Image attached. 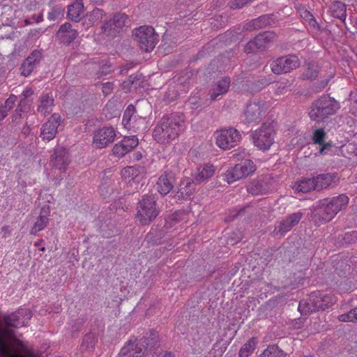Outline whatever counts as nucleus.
<instances>
[{
    "instance_id": "obj_24",
    "label": "nucleus",
    "mask_w": 357,
    "mask_h": 357,
    "mask_svg": "<svg viewBox=\"0 0 357 357\" xmlns=\"http://www.w3.org/2000/svg\"><path fill=\"white\" fill-rule=\"evenodd\" d=\"M69 155L68 151L63 147H57L54 150V154L51 156L50 163L52 165L60 170L64 172L69 164Z\"/></svg>"
},
{
    "instance_id": "obj_3",
    "label": "nucleus",
    "mask_w": 357,
    "mask_h": 357,
    "mask_svg": "<svg viewBox=\"0 0 357 357\" xmlns=\"http://www.w3.org/2000/svg\"><path fill=\"white\" fill-rule=\"evenodd\" d=\"M340 109V105L335 98L322 96L312 102L309 116L311 120L321 122L334 115Z\"/></svg>"
},
{
    "instance_id": "obj_34",
    "label": "nucleus",
    "mask_w": 357,
    "mask_h": 357,
    "mask_svg": "<svg viewBox=\"0 0 357 357\" xmlns=\"http://www.w3.org/2000/svg\"><path fill=\"white\" fill-rule=\"evenodd\" d=\"M330 10L331 15L337 19L344 21L347 17V6L346 4L342 1L333 2L331 7Z\"/></svg>"
},
{
    "instance_id": "obj_14",
    "label": "nucleus",
    "mask_w": 357,
    "mask_h": 357,
    "mask_svg": "<svg viewBox=\"0 0 357 357\" xmlns=\"http://www.w3.org/2000/svg\"><path fill=\"white\" fill-rule=\"evenodd\" d=\"M309 220L316 225L320 226L329 221L334 217L323 201L319 204L311 209L310 214H308Z\"/></svg>"
},
{
    "instance_id": "obj_52",
    "label": "nucleus",
    "mask_w": 357,
    "mask_h": 357,
    "mask_svg": "<svg viewBox=\"0 0 357 357\" xmlns=\"http://www.w3.org/2000/svg\"><path fill=\"white\" fill-rule=\"evenodd\" d=\"M300 16L304 20L307 24L310 20H312L314 17V15L307 9L302 8L299 10Z\"/></svg>"
},
{
    "instance_id": "obj_64",
    "label": "nucleus",
    "mask_w": 357,
    "mask_h": 357,
    "mask_svg": "<svg viewBox=\"0 0 357 357\" xmlns=\"http://www.w3.org/2000/svg\"><path fill=\"white\" fill-rule=\"evenodd\" d=\"M157 357H173V356L171 352L163 351V352L160 353L157 356Z\"/></svg>"
},
{
    "instance_id": "obj_27",
    "label": "nucleus",
    "mask_w": 357,
    "mask_h": 357,
    "mask_svg": "<svg viewBox=\"0 0 357 357\" xmlns=\"http://www.w3.org/2000/svg\"><path fill=\"white\" fill-rule=\"evenodd\" d=\"M231 80L229 77H225L218 80L211 89L209 95L211 100H215L220 96L225 94L230 86Z\"/></svg>"
},
{
    "instance_id": "obj_17",
    "label": "nucleus",
    "mask_w": 357,
    "mask_h": 357,
    "mask_svg": "<svg viewBox=\"0 0 357 357\" xmlns=\"http://www.w3.org/2000/svg\"><path fill=\"white\" fill-rule=\"evenodd\" d=\"M215 172V167L212 165H204L197 168V172L192 174V178H185L182 180V185L185 184V186L195 183V185L199 184L205 180L211 178Z\"/></svg>"
},
{
    "instance_id": "obj_49",
    "label": "nucleus",
    "mask_w": 357,
    "mask_h": 357,
    "mask_svg": "<svg viewBox=\"0 0 357 357\" xmlns=\"http://www.w3.org/2000/svg\"><path fill=\"white\" fill-rule=\"evenodd\" d=\"M291 84L289 80L278 82L276 84V93L278 94L284 93L287 91L290 90Z\"/></svg>"
},
{
    "instance_id": "obj_28",
    "label": "nucleus",
    "mask_w": 357,
    "mask_h": 357,
    "mask_svg": "<svg viewBox=\"0 0 357 357\" xmlns=\"http://www.w3.org/2000/svg\"><path fill=\"white\" fill-rule=\"evenodd\" d=\"M105 12L100 8H96L93 10L88 12L82 19V25L85 29L91 27L98 24L102 20Z\"/></svg>"
},
{
    "instance_id": "obj_48",
    "label": "nucleus",
    "mask_w": 357,
    "mask_h": 357,
    "mask_svg": "<svg viewBox=\"0 0 357 357\" xmlns=\"http://www.w3.org/2000/svg\"><path fill=\"white\" fill-rule=\"evenodd\" d=\"M22 101L20 102L17 107L15 109L14 113L11 116V123L13 126H15L17 125H19L20 123V119L22 116Z\"/></svg>"
},
{
    "instance_id": "obj_20",
    "label": "nucleus",
    "mask_w": 357,
    "mask_h": 357,
    "mask_svg": "<svg viewBox=\"0 0 357 357\" xmlns=\"http://www.w3.org/2000/svg\"><path fill=\"white\" fill-rule=\"evenodd\" d=\"M116 133L111 127H104L97 130L93 136V143L97 148L102 149L112 143L115 138Z\"/></svg>"
},
{
    "instance_id": "obj_7",
    "label": "nucleus",
    "mask_w": 357,
    "mask_h": 357,
    "mask_svg": "<svg viewBox=\"0 0 357 357\" xmlns=\"http://www.w3.org/2000/svg\"><path fill=\"white\" fill-rule=\"evenodd\" d=\"M275 135V130L273 123H264L252 132V138L255 146L260 150L266 151L274 143Z\"/></svg>"
},
{
    "instance_id": "obj_35",
    "label": "nucleus",
    "mask_w": 357,
    "mask_h": 357,
    "mask_svg": "<svg viewBox=\"0 0 357 357\" xmlns=\"http://www.w3.org/2000/svg\"><path fill=\"white\" fill-rule=\"evenodd\" d=\"M296 190L301 192H308L311 190H315V183L314 177L303 178L295 184Z\"/></svg>"
},
{
    "instance_id": "obj_63",
    "label": "nucleus",
    "mask_w": 357,
    "mask_h": 357,
    "mask_svg": "<svg viewBox=\"0 0 357 357\" xmlns=\"http://www.w3.org/2000/svg\"><path fill=\"white\" fill-rule=\"evenodd\" d=\"M349 112L357 116V103L350 105Z\"/></svg>"
},
{
    "instance_id": "obj_38",
    "label": "nucleus",
    "mask_w": 357,
    "mask_h": 357,
    "mask_svg": "<svg viewBox=\"0 0 357 357\" xmlns=\"http://www.w3.org/2000/svg\"><path fill=\"white\" fill-rule=\"evenodd\" d=\"M16 96H10L4 102L3 105L0 106V126L2 121L8 116V112L14 107Z\"/></svg>"
},
{
    "instance_id": "obj_2",
    "label": "nucleus",
    "mask_w": 357,
    "mask_h": 357,
    "mask_svg": "<svg viewBox=\"0 0 357 357\" xmlns=\"http://www.w3.org/2000/svg\"><path fill=\"white\" fill-rule=\"evenodd\" d=\"M158 342V333L154 331H150L146 337L135 340L134 342L132 340L128 342L121 349L119 356L120 357H142L148 351V349H154Z\"/></svg>"
},
{
    "instance_id": "obj_21",
    "label": "nucleus",
    "mask_w": 357,
    "mask_h": 357,
    "mask_svg": "<svg viewBox=\"0 0 357 357\" xmlns=\"http://www.w3.org/2000/svg\"><path fill=\"white\" fill-rule=\"evenodd\" d=\"M314 179L315 190L321 191L337 185L340 178L336 173H326L318 174Z\"/></svg>"
},
{
    "instance_id": "obj_50",
    "label": "nucleus",
    "mask_w": 357,
    "mask_h": 357,
    "mask_svg": "<svg viewBox=\"0 0 357 357\" xmlns=\"http://www.w3.org/2000/svg\"><path fill=\"white\" fill-rule=\"evenodd\" d=\"M243 238V234L241 231H234L231 236L228 238L227 243L231 245H235L238 242H240Z\"/></svg>"
},
{
    "instance_id": "obj_57",
    "label": "nucleus",
    "mask_w": 357,
    "mask_h": 357,
    "mask_svg": "<svg viewBox=\"0 0 357 357\" xmlns=\"http://www.w3.org/2000/svg\"><path fill=\"white\" fill-rule=\"evenodd\" d=\"M142 78V74L136 73L129 76L128 80L130 82L131 85L137 84V82Z\"/></svg>"
},
{
    "instance_id": "obj_8",
    "label": "nucleus",
    "mask_w": 357,
    "mask_h": 357,
    "mask_svg": "<svg viewBox=\"0 0 357 357\" xmlns=\"http://www.w3.org/2000/svg\"><path fill=\"white\" fill-rule=\"evenodd\" d=\"M301 61L297 55L291 54L280 56L271 63V71L275 75L288 73L299 68Z\"/></svg>"
},
{
    "instance_id": "obj_1",
    "label": "nucleus",
    "mask_w": 357,
    "mask_h": 357,
    "mask_svg": "<svg viewBox=\"0 0 357 357\" xmlns=\"http://www.w3.org/2000/svg\"><path fill=\"white\" fill-rule=\"evenodd\" d=\"M183 126V119L178 114L163 116L153 132L154 139L160 144H167L174 139Z\"/></svg>"
},
{
    "instance_id": "obj_56",
    "label": "nucleus",
    "mask_w": 357,
    "mask_h": 357,
    "mask_svg": "<svg viewBox=\"0 0 357 357\" xmlns=\"http://www.w3.org/2000/svg\"><path fill=\"white\" fill-rule=\"evenodd\" d=\"M113 89L114 84L112 82H106L102 84V91L105 96L110 94Z\"/></svg>"
},
{
    "instance_id": "obj_25",
    "label": "nucleus",
    "mask_w": 357,
    "mask_h": 357,
    "mask_svg": "<svg viewBox=\"0 0 357 357\" xmlns=\"http://www.w3.org/2000/svg\"><path fill=\"white\" fill-rule=\"evenodd\" d=\"M25 316L30 319L31 317V312L26 309H20L9 314L4 315L3 321L7 327L18 328L19 326H25L24 322H20V319Z\"/></svg>"
},
{
    "instance_id": "obj_9",
    "label": "nucleus",
    "mask_w": 357,
    "mask_h": 357,
    "mask_svg": "<svg viewBox=\"0 0 357 357\" xmlns=\"http://www.w3.org/2000/svg\"><path fill=\"white\" fill-rule=\"evenodd\" d=\"M128 22V17L126 14H116L112 18L106 20L102 25V33L107 36L114 38L120 33L123 27L126 26Z\"/></svg>"
},
{
    "instance_id": "obj_41",
    "label": "nucleus",
    "mask_w": 357,
    "mask_h": 357,
    "mask_svg": "<svg viewBox=\"0 0 357 357\" xmlns=\"http://www.w3.org/2000/svg\"><path fill=\"white\" fill-rule=\"evenodd\" d=\"M259 357H286V354L276 345L268 347Z\"/></svg>"
},
{
    "instance_id": "obj_37",
    "label": "nucleus",
    "mask_w": 357,
    "mask_h": 357,
    "mask_svg": "<svg viewBox=\"0 0 357 357\" xmlns=\"http://www.w3.org/2000/svg\"><path fill=\"white\" fill-rule=\"evenodd\" d=\"M257 340L255 337H252L248 340L241 348L238 357H248L255 351L257 345Z\"/></svg>"
},
{
    "instance_id": "obj_33",
    "label": "nucleus",
    "mask_w": 357,
    "mask_h": 357,
    "mask_svg": "<svg viewBox=\"0 0 357 357\" xmlns=\"http://www.w3.org/2000/svg\"><path fill=\"white\" fill-rule=\"evenodd\" d=\"M84 11V5L80 1H75L74 3L68 6L67 17L71 21L78 22L79 17Z\"/></svg>"
},
{
    "instance_id": "obj_26",
    "label": "nucleus",
    "mask_w": 357,
    "mask_h": 357,
    "mask_svg": "<svg viewBox=\"0 0 357 357\" xmlns=\"http://www.w3.org/2000/svg\"><path fill=\"white\" fill-rule=\"evenodd\" d=\"M41 58L42 54L40 51H33L21 65V74L26 77L29 75L36 66L39 63Z\"/></svg>"
},
{
    "instance_id": "obj_5",
    "label": "nucleus",
    "mask_w": 357,
    "mask_h": 357,
    "mask_svg": "<svg viewBox=\"0 0 357 357\" xmlns=\"http://www.w3.org/2000/svg\"><path fill=\"white\" fill-rule=\"evenodd\" d=\"M157 197L156 194L146 195L138 202L137 216L142 225H149L158 215Z\"/></svg>"
},
{
    "instance_id": "obj_44",
    "label": "nucleus",
    "mask_w": 357,
    "mask_h": 357,
    "mask_svg": "<svg viewBox=\"0 0 357 357\" xmlns=\"http://www.w3.org/2000/svg\"><path fill=\"white\" fill-rule=\"evenodd\" d=\"M97 341L96 336L93 333H87L84 335L81 344L82 349L87 350L93 349Z\"/></svg>"
},
{
    "instance_id": "obj_13",
    "label": "nucleus",
    "mask_w": 357,
    "mask_h": 357,
    "mask_svg": "<svg viewBox=\"0 0 357 357\" xmlns=\"http://www.w3.org/2000/svg\"><path fill=\"white\" fill-rule=\"evenodd\" d=\"M264 114V103L262 102H249L244 109L243 123L248 125L252 123H257L261 119Z\"/></svg>"
},
{
    "instance_id": "obj_43",
    "label": "nucleus",
    "mask_w": 357,
    "mask_h": 357,
    "mask_svg": "<svg viewBox=\"0 0 357 357\" xmlns=\"http://www.w3.org/2000/svg\"><path fill=\"white\" fill-rule=\"evenodd\" d=\"M135 113V107L132 105H128L123 113L122 119V124L126 128H128V127L133 123L132 119L134 118V114Z\"/></svg>"
},
{
    "instance_id": "obj_40",
    "label": "nucleus",
    "mask_w": 357,
    "mask_h": 357,
    "mask_svg": "<svg viewBox=\"0 0 357 357\" xmlns=\"http://www.w3.org/2000/svg\"><path fill=\"white\" fill-rule=\"evenodd\" d=\"M318 66L314 63H306L305 68L302 74V77L306 79H314L318 75Z\"/></svg>"
},
{
    "instance_id": "obj_32",
    "label": "nucleus",
    "mask_w": 357,
    "mask_h": 357,
    "mask_svg": "<svg viewBox=\"0 0 357 357\" xmlns=\"http://www.w3.org/2000/svg\"><path fill=\"white\" fill-rule=\"evenodd\" d=\"M235 167L242 178L250 176L256 170L255 165L250 159H246L244 161H241L240 163L236 164Z\"/></svg>"
},
{
    "instance_id": "obj_4",
    "label": "nucleus",
    "mask_w": 357,
    "mask_h": 357,
    "mask_svg": "<svg viewBox=\"0 0 357 357\" xmlns=\"http://www.w3.org/2000/svg\"><path fill=\"white\" fill-rule=\"evenodd\" d=\"M335 302V298L331 294L321 291L312 292L306 300L300 301L298 310L302 314L312 313L328 308Z\"/></svg>"
},
{
    "instance_id": "obj_15",
    "label": "nucleus",
    "mask_w": 357,
    "mask_h": 357,
    "mask_svg": "<svg viewBox=\"0 0 357 357\" xmlns=\"http://www.w3.org/2000/svg\"><path fill=\"white\" fill-rule=\"evenodd\" d=\"M303 216L301 211L291 213L286 216L283 220L278 222L275 227L273 233L275 235L280 234L281 236L291 230V229L298 224Z\"/></svg>"
},
{
    "instance_id": "obj_58",
    "label": "nucleus",
    "mask_w": 357,
    "mask_h": 357,
    "mask_svg": "<svg viewBox=\"0 0 357 357\" xmlns=\"http://www.w3.org/2000/svg\"><path fill=\"white\" fill-rule=\"evenodd\" d=\"M134 66L133 63H128L121 66V73H126L128 70Z\"/></svg>"
},
{
    "instance_id": "obj_47",
    "label": "nucleus",
    "mask_w": 357,
    "mask_h": 357,
    "mask_svg": "<svg viewBox=\"0 0 357 357\" xmlns=\"http://www.w3.org/2000/svg\"><path fill=\"white\" fill-rule=\"evenodd\" d=\"M343 243L346 245L354 244L357 242V231L346 232L342 238Z\"/></svg>"
},
{
    "instance_id": "obj_19",
    "label": "nucleus",
    "mask_w": 357,
    "mask_h": 357,
    "mask_svg": "<svg viewBox=\"0 0 357 357\" xmlns=\"http://www.w3.org/2000/svg\"><path fill=\"white\" fill-rule=\"evenodd\" d=\"M175 181V174L172 171H165L156 183L158 192L162 196L167 195L173 190Z\"/></svg>"
},
{
    "instance_id": "obj_55",
    "label": "nucleus",
    "mask_w": 357,
    "mask_h": 357,
    "mask_svg": "<svg viewBox=\"0 0 357 357\" xmlns=\"http://www.w3.org/2000/svg\"><path fill=\"white\" fill-rule=\"evenodd\" d=\"M307 24L312 32L318 33L321 31V26L314 17L312 20H310Z\"/></svg>"
},
{
    "instance_id": "obj_29",
    "label": "nucleus",
    "mask_w": 357,
    "mask_h": 357,
    "mask_svg": "<svg viewBox=\"0 0 357 357\" xmlns=\"http://www.w3.org/2000/svg\"><path fill=\"white\" fill-rule=\"evenodd\" d=\"M326 132L323 128H318L313 131L312 140L314 144L321 146L319 153L326 154L331 149L332 145L325 142Z\"/></svg>"
},
{
    "instance_id": "obj_11",
    "label": "nucleus",
    "mask_w": 357,
    "mask_h": 357,
    "mask_svg": "<svg viewBox=\"0 0 357 357\" xmlns=\"http://www.w3.org/2000/svg\"><path fill=\"white\" fill-rule=\"evenodd\" d=\"M272 179L267 176H260L251 181L247 185V191L252 195H262L272 191Z\"/></svg>"
},
{
    "instance_id": "obj_10",
    "label": "nucleus",
    "mask_w": 357,
    "mask_h": 357,
    "mask_svg": "<svg viewBox=\"0 0 357 357\" xmlns=\"http://www.w3.org/2000/svg\"><path fill=\"white\" fill-rule=\"evenodd\" d=\"M275 37L276 34L273 31L260 33L246 44L245 52L250 54L257 51H264L273 42Z\"/></svg>"
},
{
    "instance_id": "obj_42",
    "label": "nucleus",
    "mask_w": 357,
    "mask_h": 357,
    "mask_svg": "<svg viewBox=\"0 0 357 357\" xmlns=\"http://www.w3.org/2000/svg\"><path fill=\"white\" fill-rule=\"evenodd\" d=\"M223 180L228 184L233 183L234 182L242 179L236 167L228 169L222 175Z\"/></svg>"
},
{
    "instance_id": "obj_22",
    "label": "nucleus",
    "mask_w": 357,
    "mask_h": 357,
    "mask_svg": "<svg viewBox=\"0 0 357 357\" xmlns=\"http://www.w3.org/2000/svg\"><path fill=\"white\" fill-rule=\"evenodd\" d=\"M138 144V139L135 136L125 137L116 144L113 149V154L119 158L124 156Z\"/></svg>"
},
{
    "instance_id": "obj_12",
    "label": "nucleus",
    "mask_w": 357,
    "mask_h": 357,
    "mask_svg": "<svg viewBox=\"0 0 357 357\" xmlns=\"http://www.w3.org/2000/svg\"><path fill=\"white\" fill-rule=\"evenodd\" d=\"M241 135L235 128L221 130L216 138L217 145L222 149H229L240 141Z\"/></svg>"
},
{
    "instance_id": "obj_31",
    "label": "nucleus",
    "mask_w": 357,
    "mask_h": 357,
    "mask_svg": "<svg viewBox=\"0 0 357 357\" xmlns=\"http://www.w3.org/2000/svg\"><path fill=\"white\" fill-rule=\"evenodd\" d=\"M50 210L49 207H43L33 226L31 229V234L36 235L40 231L44 229L49 223Z\"/></svg>"
},
{
    "instance_id": "obj_46",
    "label": "nucleus",
    "mask_w": 357,
    "mask_h": 357,
    "mask_svg": "<svg viewBox=\"0 0 357 357\" xmlns=\"http://www.w3.org/2000/svg\"><path fill=\"white\" fill-rule=\"evenodd\" d=\"M139 173V168L136 167H127L122 170L123 176L130 177L132 180L137 178Z\"/></svg>"
},
{
    "instance_id": "obj_62",
    "label": "nucleus",
    "mask_w": 357,
    "mask_h": 357,
    "mask_svg": "<svg viewBox=\"0 0 357 357\" xmlns=\"http://www.w3.org/2000/svg\"><path fill=\"white\" fill-rule=\"evenodd\" d=\"M33 93V91L31 89H26L23 91L22 95L25 98L30 97Z\"/></svg>"
},
{
    "instance_id": "obj_16",
    "label": "nucleus",
    "mask_w": 357,
    "mask_h": 357,
    "mask_svg": "<svg viewBox=\"0 0 357 357\" xmlns=\"http://www.w3.org/2000/svg\"><path fill=\"white\" fill-rule=\"evenodd\" d=\"M61 123V116L58 114H53L49 120L45 123L40 129V136L43 140L53 139L57 133V129Z\"/></svg>"
},
{
    "instance_id": "obj_54",
    "label": "nucleus",
    "mask_w": 357,
    "mask_h": 357,
    "mask_svg": "<svg viewBox=\"0 0 357 357\" xmlns=\"http://www.w3.org/2000/svg\"><path fill=\"white\" fill-rule=\"evenodd\" d=\"M249 154L245 149L238 150L237 152L233 154V157L237 160L244 161L248 159Z\"/></svg>"
},
{
    "instance_id": "obj_51",
    "label": "nucleus",
    "mask_w": 357,
    "mask_h": 357,
    "mask_svg": "<svg viewBox=\"0 0 357 357\" xmlns=\"http://www.w3.org/2000/svg\"><path fill=\"white\" fill-rule=\"evenodd\" d=\"M13 344L15 345L16 350L13 351L17 353L18 354L21 355L23 357V356L20 353L24 352L26 351V347L25 346V344L23 343L22 341L17 338H14Z\"/></svg>"
},
{
    "instance_id": "obj_53",
    "label": "nucleus",
    "mask_w": 357,
    "mask_h": 357,
    "mask_svg": "<svg viewBox=\"0 0 357 357\" xmlns=\"http://www.w3.org/2000/svg\"><path fill=\"white\" fill-rule=\"evenodd\" d=\"M132 122H133V123L131 124L129 127H128V129H133V130L138 129L139 127V125L141 123H144V120L140 116H139L135 114L134 118L132 119Z\"/></svg>"
},
{
    "instance_id": "obj_6",
    "label": "nucleus",
    "mask_w": 357,
    "mask_h": 357,
    "mask_svg": "<svg viewBox=\"0 0 357 357\" xmlns=\"http://www.w3.org/2000/svg\"><path fill=\"white\" fill-rule=\"evenodd\" d=\"M133 37L140 50L145 52H151L158 42V35L149 26H142L135 29Z\"/></svg>"
},
{
    "instance_id": "obj_45",
    "label": "nucleus",
    "mask_w": 357,
    "mask_h": 357,
    "mask_svg": "<svg viewBox=\"0 0 357 357\" xmlns=\"http://www.w3.org/2000/svg\"><path fill=\"white\" fill-rule=\"evenodd\" d=\"M340 321L357 322V307L351 310L347 313L342 314L338 316Z\"/></svg>"
},
{
    "instance_id": "obj_60",
    "label": "nucleus",
    "mask_w": 357,
    "mask_h": 357,
    "mask_svg": "<svg viewBox=\"0 0 357 357\" xmlns=\"http://www.w3.org/2000/svg\"><path fill=\"white\" fill-rule=\"evenodd\" d=\"M59 13L56 10H52L48 13V19L50 20H54L59 16Z\"/></svg>"
},
{
    "instance_id": "obj_59",
    "label": "nucleus",
    "mask_w": 357,
    "mask_h": 357,
    "mask_svg": "<svg viewBox=\"0 0 357 357\" xmlns=\"http://www.w3.org/2000/svg\"><path fill=\"white\" fill-rule=\"evenodd\" d=\"M349 96L350 105L357 104V92H351Z\"/></svg>"
},
{
    "instance_id": "obj_61",
    "label": "nucleus",
    "mask_w": 357,
    "mask_h": 357,
    "mask_svg": "<svg viewBox=\"0 0 357 357\" xmlns=\"http://www.w3.org/2000/svg\"><path fill=\"white\" fill-rule=\"evenodd\" d=\"M131 86L132 85L129 80L128 79L122 83V89L124 90L126 92L129 91Z\"/></svg>"
},
{
    "instance_id": "obj_18",
    "label": "nucleus",
    "mask_w": 357,
    "mask_h": 357,
    "mask_svg": "<svg viewBox=\"0 0 357 357\" xmlns=\"http://www.w3.org/2000/svg\"><path fill=\"white\" fill-rule=\"evenodd\" d=\"M77 36V29L73 28V24L69 22L61 24L56 33V37L59 43L65 45H70Z\"/></svg>"
},
{
    "instance_id": "obj_30",
    "label": "nucleus",
    "mask_w": 357,
    "mask_h": 357,
    "mask_svg": "<svg viewBox=\"0 0 357 357\" xmlns=\"http://www.w3.org/2000/svg\"><path fill=\"white\" fill-rule=\"evenodd\" d=\"M275 23L273 15H264L252 20L245 25L247 30H256L271 26Z\"/></svg>"
},
{
    "instance_id": "obj_36",
    "label": "nucleus",
    "mask_w": 357,
    "mask_h": 357,
    "mask_svg": "<svg viewBox=\"0 0 357 357\" xmlns=\"http://www.w3.org/2000/svg\"><path fill=\"white\" fill-rule=\"evenodd\" d=\"M54 105V99L52 96H50L48 93L42 96L40 98V103L38 107V112L46 114L52 112V107Z\"/></svg>"
},
{
    "instance_id": "obj_39",
    "label": "nucleus",
    "mask_w": 357,
    "mask_h": 357,
    "mask_svg": "<svg viewBox=\"0 0 357 357\" xmlns=\"http://www.w3.org/2000/svg\"><path fill=\"white\" fill-rule=\"evenodd\" d=\"M192 194V189L191 188V185H188L185 186V184L182 185V181H181L179 184V189L176 192L174 197L177 201H181L183 199H186Z\"/></svg>"
},
{
    "instance_id": "obj_23",
    "label": "nucleus",
    "mask_w": 357,
    "mask_h": 357,
    "mask_svg": "<svg viewBox=\"0 0 357 357\" xmlns=\"http://www.w3.org/2000/svg\"><path fill=\"white\" fill-rule=\"evenodd\" d=\"M349 200V199L346 195L341 194L322 201L325 203L333 217H335L340 211L347 207Z\"/></svg>"
}]
</instances>
